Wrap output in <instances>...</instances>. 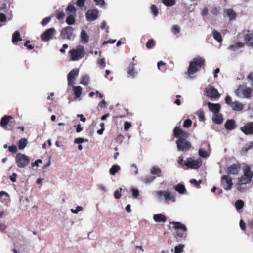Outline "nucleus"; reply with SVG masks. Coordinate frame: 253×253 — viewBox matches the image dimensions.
Wrapping results in <instances>:
<instances>
[{
  "label": "nucleus",
  "instance_id": "59",
  "mask_svg": "<svg viewBox=\"0 0 253 253\" xmlns=\"http://www.w3.org/2000/svg\"><path fill=\"white\" fill-rule=\"evenodd\" d=\"M85 0H78L76 2V5L79 7H82L84 6Z\"/></svg>",
  "mask_w": 253,
  "mask_h": 253
},
{
  "label": "nucleus",
  "instance_id": "62",
  "mask_svg": "<svg viewBox=\"0 0 253 253\" xmlns=\"http://www.w3.org/2000/svg\"><path fill=\"white\" fill-rule=\"evenodd\" d=\"M30 42L29 40L26 41V42H25L24 45L25 46L27 47L28 49L32 50L34 48V47L32 45L28 44L30 43Z\"/></svg>",
  "mask_w": 253,
  "mask_h": 253
},
{
  "label": "nucleus",
  "instance_id": "23",
  "mask_svg": "<svg viewBox=\"0 0 253 253\" xmlns=\"http://www.w3.org/2000/svg\"><path fill=\"white\" fill-rule=\"evenodd\" d=\"M12 119H13V117L11 116L5 115L1 119V121L0 122V126L2 127L5 128L7 127V125L8 124L10 120Z\"/></svg>",
  "mask_w": 253,
  "mask_h": 253
},
{
  "label": "nucleus",
  "instance_id": "64",
  "mask_svg": "<svg viewBox=\"0 0 253 253\" xmlns=\"http://www.w3.org/2000/svg\"><path fill=\"white\" fill-rule=\"evenodd\" d=\"M98 64L101 66L104 67L106 65L105 60L104 58H101L98 60Z\"/></svg>",
  "mask_w": 253,
  "mask_h": 253
},
{
  "label": "nucleus",
  "instance_id": "4",
  "mask_svg": "<svg viewBox=\"0 0 253 253\" xmlns=\"http://www.w3.org/2000/svg\"><path fill=\"white\" fill-rule=\"evenodd\" d=\"M253 177V171L251 170V167L249 166H245L244 169V174L240 178L239 183L247 184L251 182Z\"/></svg>",
  "mask_w": 253,
  "mask_h": 253
},
{
  "label": "nucleus",
  "instance_id": "5",
  "mask_svg": "<svg viewBox=\"0 0 253 253\" xmlns=\"http://www.w3.org/2000/svg\"><path fill=\"white\" fill-rule=\"evenodd\" d=\"M15 162L19 168H25L30 162V158L27 155L18 153L15 157Z\"/></svg>",
  "mask_w": 253,
  "mask_h": 253
},
{
  "label": "nucleus",
  "instance_id": "24",
  "mask_svg": "<svg viewBox=\"0 0 253 253\" xmlns=\"http://www.w3.org/2000/svg\"><path fill=\"white\" fill-rule=\"evenodd\" d=\"M230 107L233 110L236 111H241L243 110L244 108L243 105L241 103L237 101H233L232 104L230 105Z\"/></svg>",
  "mask_w": 253,
  "mask_h": 253
},
{
  "label": "nucleus",
  "instance_id": "11",
  "mask_svg": "<svg viewBox=\"0 0 253 253\" xmlns=\"http://www.w3.org/2000/svg\"><path fill=\"white\" fill-rule=\"evenodd\" d=\"M55 33V29L54 28H50L46 30L41 35V40L43 42H47L53 38Z\"/></svg>",
  "mask_w": 253,
  "mask_h": 253
},
{
  "label": "nucleus",
  "instance_id": "19",
  "mask_svg": "<svg viewBox=\"0 0 253 253\" xmlns=\"http://www.w3.org/2000/svg\"><path fill=\"white\" fill-rule=\"evenodd\" d=\"M244 41L248 46L253 47V33L246 34Z\"/></svg>",
  "mask_w": 253,
  "mask_h": 253
},
{
  "label": "nucleus",
  "instance_id": "31",
  "mask_svg": "<svg viewBox=\"0 0 253 253\" xmlns=\"http://www.w3.org/2000/svg\"><path fill=\"white\" fill-rule=\"evenodd\" d=\"M212 35L214 39L219 42H221L222 38L221 34L216 30L212 31Z\"/></svg>",
  "mask_w": 253,
  "mask_h": 253
},
{
  "label": "nucleus",
  "instance_id": "27",
  "mask_svg": "<svg viewBox=\"0 0 253 253\" xmlns=\"http://www.w3.org/2000/svg\"><path fill=\"white\" fill-rule=\"evenodd\" d=\"M81 42L85 44L88 42L89 36L85 31L83 30L81 32Z\"/></svg>",
  "mask_w": 253,
  "mask_h": 253
},
{
  "label": "nucleus",
  "instance_id": "2",
  "mask_svg": "<svg viewBox=\"0 0 253 253\" xmlns=\"http://www.w3.org/2000/svg\"><path fill=\"white\" fill-rule=\"evenodd\" d=\"M205 60L203 57L197 56L194 58L189 64L187 69V74L191 76L195 74L200 69H205Z\"/></svg>",
  "mask_w": 253,
  "mask_h": 253
},
{
  "label": "nucleus",
  "instance_id": "41",
  "mask_svg": "<svg viewBox=\"0 0 253 253\" xmlns=\"http://www.w3.org/2000/svg\"><path fill=\"white\" fill-rule=\"evenodd\" d=\"M155 45V41L153 39H150L148 41L146 44V47L149 49H152Z\"/></svg>",
  "mask_w": 253,
  "mask_h": 253
},
{
  "label": "nucleus",
  "instance_id": "8",
  "mask_svg": "<svg viewBox=\"0 0 253 253\" xmlns=\"http://www.w3.org/2000/svg\"><path fill=\"white\" fill-rule=\"evenodd\" d=\"M232 178L229 175H223L221 179V185L225 190H230L233 186Z\"/></svg>",
  "mask_w": 253,
  "mask_h": 253
},
{
  "label": "nucleus",
  "instance_id": "6",
  "mask_svg": "<svg viewBox=\"0 0 253 253\" xmlns=\"http://www.w3.org/2000/svg\"><path fill=\"white\" fill-rule=\"evenodd\" d=\"M84 49L83 46L80 45L76 49H73L69 51L71 59L72 61L78 60L84 56Z\"/></svg>",
  "mask_w": 253,
  "mask_h": 253
},
{
  "label": "nucleus",
  "instance_id": "37",
  "mask_svg": "<svg viewBox=\"0 0 253 253\" xmlns=\"http://www.w3.org/2000/svg\"><path fill=\"white\" fill-rule=\"evenodd\" d=\"M196 115L199 117V120L201 121H204L205 120V114L203 110L199 109L197 111L196 113Z\"/></svg>",
  "mask_w": 253,
  "mask_h": 253
},
{
  "label": "nucleus",
  "instance_id": "46",
  "mask_svg": "<svg viewBox=\"0 0 253 253\" xmlns=\"http://www.w3.org/2000/svg\"><path fill=\"white\" fill-rule=\"evenodd\" d=\"M155 179L154 176H148L144 179V182L146 183H148L152 182Z\"/></svg>",
  "mask_w": 253,
  "mask_h": 253
},
{
  "label": "nucleus",
  "instance_id": "25",
  "mask_svg": "<svg viewBox=\"0 0 253 253\" xmlns=\"http://www.w3.org/2000/svg\"><path fill=\"white\" fill-rule=\"evenodd\" d=\"M154 220L157 222H165L167 217L162 214H157L153 215Z\"/></svg>",
  "mask_w": 253,
  "mask_h": 253
},
{
  "label": "nucleus",
  "instance_id": "61",
  "mask_svg": "<svg viewBox=\"0 0 253 253\" xmlns=\"http://www.w3.org/2000/svg\"><path fill=\"white\" fill-rule=\"evenodd\" d=\"M131 126L130 123L128 122H125L124 124V129L125 131H127Z\"/></svg>",
  "mask_w": 253,
  "mask_h": 253
},
{
  "label": "nucleus",
  "instance_id": "26",
  "mask_svg": "<svg viewBox=\"0 0 253 253\" xmlns=\"http://www.w3.org/2000/svg\"><path fill=\"white\" fill-rule=\"evenodd\" d=\"M0 200L2 203L6 204L9 201V196L6 192L1 191L0 192Z\"/></svg>",
  "mask_w": 253,
  "mask_h": 253
},
{
  "label": "nucleus",
  "instance_id": "28",
  "mask_svg": "<svg viewBox=\"0 0 253 253\" xmlns=\"http://www.w3.org/2000/svg\"><path fill=\"white\" fill-rule=\"evenodd\" d=\"M174 189L179 194H184L186 192L185 186L183 184H178L174 187Z\"/></svg>",
  "mask_w": 253,
  "mask_h": 253
},
{
  "label": "nucleus",
  "instance_id": "36",
  "mask_svg": "<svg viewBox=\"0 0 253 253\" xmlns=\"http://www.w3.org/2000/svg\"><path fill=\"white\" fill-rule=\"evenodd\" d=\"M151 172L153 175H156L158 177L161 176V169L156 167H153L151 169Z\"/></svg>",
  "mask_w": 253,
  "mask_h": 253
},
{
  "label": "nucleus",
  "instance_id": "50",
  "mask_svg": "<svg viewBox=\"0 0 253 253\" xmlns=\"http://www.w3.org/2000/svg\"><path fill=\"white\" fill-rule=\"evenodd\" d=\"M151 11H152V13H153V14L154 15V16H157L158 14V10L156 7V5H152L151 6Z\"/></svg>",
  "mask_w": 253,
  "mask_h": 253
},
{
  "label": "nucleus",
  "instance_id": "47",
  "mask_svg": "<svg viewBox=\"0 0 253 253\" xmlns=\"http://www.w3.org/2000/svg\"><path fill=\"white\" fill-rule=\"evenodd\" d=\"M66 11L72 13H75L76 10L73 5H69L66 8Z\"/></svg>",
  "mask_w": 253,
  "mask_h": 253
},
{
  "label": "nucleus",
  "instance_id": "21",
  "mask_svg": "<svg viewBox=\"0 0 253 253\" xmlns=\"http://www.w3.org/2000/svg\"><path fill=\"white\" fill-rule=\"evenodd\" d=\"M212 119L214 123L218 125L221 124L223 120L222 115L219 112L213 114Z\"/></svg>",
  "mask_w": 253,
  "mask_h": 253
},
{
  "label": "nucleus",
  "instance_id": "44",
  "mask_svg": "<svg viewBox=\"0 0 253 253\" xmlns=\"http://www.w3.org/2000/svg\"><path fill=\"white\" fill-rule=\"evenodd\" d=\"M244 202L241 200H238L235 202V207L237 209H241L244 206Z\"/></svg>",
  "mask_w": 253,
  "mask_h": 253
},
{
  "label": "nucleus",
  "instance_id": "63",
  "mask_svg": "<svg viewBox=\"0 0 253 253\" xmlns=\"http://www.w3.org/2000/svg\"><path fill=\"white\" fill-rule=\"evenodd\" d=\"M240 227L242 230L246 231V224L243 220L240 221Z\"/></svg>",
  "mask_w": 253,
  "mask_h": 253
},
{
  "label": "nucleus",
  "instance_id": "14",
  "mask_svg": "<svg viewBox=\"0 0 253 253\" xmlns=\"http://www.w3.org/2000/svg\"><path fill=\"white\" fill-rule=\"evenodd\" d=\"M156 194L159 197H161L162 196L164 197V199L167 201H172L174 202L175 201V198L174 195H173L170 192L168 191H163L161 190L158 191L156 192Z\"/></svg>",
  "mask_w": 253,
  "mask_h": 253
},
{
  "label": "nucleus",
  "instance_id": "9",
  "mask_svg": "<svg viewBox=\"0 0 253 253\" xmlns=\"http://www.w3.org/2000/svg\"><path fill=\"white\" fill-rule=\"evenodd\" d=\"M184 164L188 168L191 169H197L201 167L202 165V161L200 158L199 159L194 160L191 158H188L185 162Z\"/></svg>",
  "mask_w": 253,
  "mask_h": 253
},
{
  "label": "nucleus",
  "instance_id": "20",
  "mask_svg": "<svg viewBox=\"0 0 253 253\" xmlns=\"http://www.w3.org/2000/svg\"><path fill=\"white\" fill-rule=\"evenodd\" d=\"M235 121L233 119L228 120L225 124V127L228 130H232L236 128Z\"/></svg>",
  "mask_w": 253,
  "mask_h": 253
},
{
  "label": "nucleus",
  "instance_id": "3",
  "mask_svg": "<svg viewBox=\"0 0 253 253\" xmlns=\"http://www.w3.org/2000/svg\"><path fill=\"white\" fill-rule=\"evenodd\" d=\"M170 224H173V228L176 231V237L185 239L187 234V229L184 224L180 222L171 221Z\"/></svg>",
  "mask_w": 253,
  "mask_h": 253
},
{
  "label": "nucleus",
  "instance_id": "15",
  "mask_svg": "<svg viewBox=\"0 0 253 253\" xmlns=\"http://www.w3.org/2000/svg\"><path fill=\"white\" fill-rule=\"evenodd\" d=\"M240 167L239 164H233L227 168L226 172L228 175L238 174Z\"/></svg>",
  "mask_w": 253,
  "mask_h": 253
},
{
  "label": "nucleus",
  "instance_id": "29",
  "mask_svg": "<svg viewBox=\"0 0 253 253\" xmlns=\"http://www.w3.org/2000/svg\"><path fill=\"white\" fill-rule=\"evenodd\" d=\"M12 42L15 44L18 41H22V38L20 37V32L18 31H15L12 35Z\"/></svg>",
  "mask_w": 253,
  "mask_h": 253
},
{
  "label": "nucleus",
  "instance_id": "12",
  "mask_svg": "<svg viewBox=\"0 0 253 253\" xmlns=\"http://www.w3.org/2000/svg\"><path fill=\"white\" fill-rule=\"evenodd\" d=\"M73 31L74 29L72 27L67 26L62 30L60 33V36L64 39H67L71 40L73 33Z\"/></svg>",
  "mask_w": 253,
  "mask_h": 253
},
{
  "label": "nucleus",
  "instance_id": "55",
  "mask_svg": "<svg viewBox=\"0 0 253 253\" xmlns=\"http://www.w3.org/2000/svg\"><path fill=\"white\" fill-rule=\"evenodd\" d=\"M87 139H84L83 138H77L74 140V143L76 144H81L82 143L85 141H87Z\"/></svg>",
  "mask_w": 253,
  "mask_h": 253
},
{
  "label": "nucleus",
  "instance_id": "42",
  "mask_svg": "<svg viewBox=\"0 0 253 253\" xmlns=\"http://www.w3.org/2000/svg\"><path fill=\"white\" fill-rule=\"evenodd\" d=\"M190 183L193 184L195 187L197 188L200 187V184L202 183L201 180H199L197 181L196 179H193L190 180Z\"/></svg>",
  "mask_w": 253,
  "mask_h": 253
},
{
  "label": "nucleus",
  "instance_id": "39",
  "mask_svg": "<svg viewBox=\"0 0 253 253\" xmlns=\"http://www.w3.org/2000/svg\"><path fill=\"white\" fill-rule=\"evenodd\" d=\"M89 81V78L87 75L82 76L80 83L84 85H87Z\"/></svg>",
  "mask_w": 253,
  "mask_h": 253
},
{
  "label": "nucleus",
  "instance_id": "58",
  "mask_svg": "<svg viewBox=\"0 0 253 253\" xmlns=\"http://www.w3.org/2000/svg\"><path fill=\"white\" fill-rule=\"evenodd\" d=\"M83 208L82 207L78 206L76 207V209H75V210L72 209L71 211H72V213H75V214H77L78 213V212L82 211L83 210Z\"/></svg>",
  "mask_w": 253,
  "mask_h": 253
},
{
  "label": "nucleus",
  "instance_id": "33",
  "mask_svg": "<svg viewBox=\"0 0 253 253\" xmlns=\"http://www.w3.org/2000/svg\"><path fill=\"white\" fill-rule=\"evenodd\" d=\"M225 12L229 17L230 20H232L235 19L236 13L232 9H227L225 10Z\"/></svg>",
  "mask_w": 253,
  "mask_h": 253
},
{
  "label": "nucleus",
  "instance_id": "45",
  "mask_svg": "<svg viewBox=\"0 0 253 253\" xmlns=\"http://www.w3.org/2000/svg\"><path fill=\"white\" fill-rule=\"evenodd\" d=\"M56 18L58 20H61L63 19L64 17L65 16V14L63 11H56Z\"/></svg>",
  "mask_w": 253,
  "mask_h": 253
},
{
  "label": "nucleus",
  "instance_id": "40",
  "mask_svg": "<svg viewBox=\"0 0 253 253\" xmlns=\"http://www.w3.org/2000/svg\"><path fill=\"white\" fill-rule=\"evenodd\" d=\"M184 245L182 244H180L177 246H176L174 248L175 253H181L183 252Z\"/></svg>",
  "mask_w": 253,
  "mask_h": 253
},
{
  "label": "nucleus",
  "instance_id": "1",
  "mask_svg": "<svg viewBox=\"0 0 253 253\" xmlns=\"http://www.w3.org/2000/svg\"><path fill=\"white\" fill-rule=\"evenodd\" d=\"M173 136L177 138L176 141L177 150L179 151L186 152L192 147L191 143L187 139L190 134L179 126H176L173 130Z\"/></svg>",
  "mask_w": 253,
  "mask_h": 253
},
{
  "label": "nucleus",
  "instance_id": "60",
  "mask_svg": "<svg viewBox=\"0 0 253 253\" xmlns=\"http://www.w3.org/2000/svg\"><path fill=\"white\" fill-rule=\"evenodd\" d=\"M225 101L226 103L229 106H230V105H231L233 103V101H232L231 97L228 95L225 97Z\"/></svg>",
  "mask_w": 253,
  "mask_h": 253
},
{
  "label": "nucleus",
  "instance_id": "30",
  "mask_svg": "<svg viewBox=\"0 0 253 253\" xmlns=\"http://www.w3.org/2000/svg\"><path fill=\"white\" fill-rule=\"evenodd\" d=\"M73 91L76 98H79L81 96L82 92V89L81 86H74L73 87Z\"/></svg>",
  "mask_w": 253,
  "mask_h": 253
},
{
  "label": "nucleus",
  "instance_id": "35",
  "mask_svg": "<svg viewBox=\"0 0 253 253\" xmlns=\"http://www.w3.org/2000/svg\"><path fill=\"white\" fill-rule=\"evenodd\" d=\"M252 148H253V142H251L243 146L241 151L242 153H247L248 151Z\"/></svg>",
  "mask_w": 253,
  "mask_h": 253
},
{
  "label": "nucleus",
  "instance_id": "51",
  "mask_svg": "<svg viewBox=\"0 0 253 253\" xmlns=\"http://www.w3.org/2000/svg\"><path fill=\"white\" fill-rule=\"evenodd\" d=\"M199 155L203 158H206L208 156L207 152L203 149H199Z\"/></svg>",
  "mask_w": 253,
  "mask_h": 253
},
{
  "label": "nucleus",
  "instance_id": "13",
  "mask_svg": "<svg viewBox=\"0 0 253 253\" xmlns=\"http://www.w3.org/2000/svg\"><path fill=\"white\" fill-rule=\"evenodd\" d=\"M240 129L246 135L253 134V122L246 123Z\"/></svg>",
  "mask_w": 253,
  "mask_h": 253
},
{
  "label": "nucleus",
  "instance_id": "22",
  "mask_svg": "<svg viewBox=\"0 0 253 253\" xmlns=\"http://www.w3.org/2000/svg\"><path fill=\"white\" fill-rule=\"evenodd\" d=\"M134 65L133 62H131L128 66L127 72L128 75L132 78H134L137 73V72L135 71Z\"/></svg>",
  "mask_w": 253,
  "mask_h": 253
},
{
  "label": "nucleus",
  "instance_id": "54",
  "mask_svg": "<svg viewBox=\"0 0 253 253\" xmlns=\"http://www.w3.org/2000/svg\"><path fill=\"white\" fill-rule=\"evenodd\" d=\"M211 13L214 15H217L220 13V9L218 7H214L211 10Z\"/></svg>",
  "mask_w": 253,
  "mask_h": 253
},
{
  "label": "nucleus",
  "instance_id": "32",
  "mask_svg": "<svg viewBox=\"0 0 253 253\" xmlns=\"http://www.w3.org/2000/svg\"><path fill=\"white\" fill-rule=\"evenodd\" d=\"M28 141L26 138H21L18 143V148L20 150L23 149L27 145Z\"/></svg>",
  "mask_w": 253,
  "mask_h": 253
},
{
  "label": "nucleus",
  "instance_id": "53",
  "mask_svg": "<svg viewBox=\"0 0 253 253\" xmlns=\"http://www.w3.org/2000/svg\"><path fill=\"white\" fill-rule=\"evenodd\" d=\"M51 20V18L47 17L42 19L41 24L42 26L46 25Z\"/></svg>",
  "mask_w": 253,
  "mask_h": 253
},
{
  "label": "nucleus",
  "instance_id": "18",
  "mask_svg": "<svg viewBox=\"0 0 253 253\" xmlns=\"http://www.w3.org/2000/svg\"><path fill=\"white\" fill-rule=\"evenodd\" d=\"M207 105L210 111L212 112L213 114L217 113L221 109V106L218 103H213L210 102H208Z\"/></svg>",
  "mask_w": 253,
  "mask_h": 253
},
{
  "label": "nucleus",
  "instance_id": "17",
  "mask_svg": "<svg viewBox=\"0 0 253 253\" xmlns=\"http://www.w3.org/2000/svg\"><path fill=\"white\" fill-rule=\"evenodd\" d=\"M85 16L88 21H94L98 16V11L97 9H89L86 12Z\"/></svg>",
  "mask_w": 253,
  "mask_h": 253
},
{
  "label": "nucleus",
  "instance_id": "57",
  "mask_svg": "<svg viewBox=\"0 0 253 253\" xmlns=\"http://www.w3.org/2000/svg\"><path fill=\"white\" fill-rule=\"evenodd\" d=\"M244 184H241V183H239V180H238L237 183V189L240 191V192H244V188L242 187V185H243Z\"/></svg>",
  "mask_w": 253,
  "mask_h": 253
},
{
  "label": "nucleus",
  "instance_id": "10",
  "mask_svg": "<svg viewBox=\"0 0 253 253\" xmlns=\"http://www.w3.org/2000/svg\"><path fill=\"white\" fill-rule=\"evenodd\" d=\"M205 92L207 96L210 98L217 99L220 97V94L213 86H210L206 88Z\"/></svg>",
  "mask_w": 253,
  "mask_h": 253
},
{
  "label": "nucleus",
  "instance_id": "16",
  "mask_svg": "<svg viewBox=\"0 0 253 253\" xmlns=\"http://www.w3.org/2000/svg\"><path fill=\"white\" fill-rule=\"evenodd\" d=\"M79 70L78 69H73L68 75L67 79L69 85H73L74 84V80L79 74Z\"/></svg>",
  "mask_w": 253,
  "mask_h": 253
},
{
  "label": "nucleus",
  "instance_id": "48",
  "mask_svg": "<svg viewBox=\"0 0 253 253\" xmlns=\"http://www.w3.org/2000/svg\"><path fill=\"white\" fill-rule=\"evenodd\" d=\"M191 125L192 121L190 119H188L185 120V121L184 122L183 126L186 128H189V127L191 126Z\"/></svg>",
  "mask_w": 253,
  "mask_h": 253
},
{
  "label": "nucleus",
  "instance_id": "52",
  "mask_svg": "<svg viewBox=\"0 0 253 253\" xmlns=\"http://www.w3.org/2000/svg\"><path fill=\"white\" fill-rule=\"evenodd\" d=\"M8 150L12 153H16L17 151V147L13 144L8 147Z\"/></svg>",
  "mask_w": 253,
  "mask_h": 253
},
{
  "label": "nucleus",
  "instance_id": "49",
  "mask_svg": "<svg viewBox=\"0 0 253 253\" xmlns=\"http://www.w3.org/2000/svg\"><path fill=\"white\" fill-rule=\"evenodd\" d=\"M172 32L174 34H177L180 32V27L178 25H174L172 27Z\"/></svg>",
  "mask_w": 253,
  "mask_h": 253
},
{
  "label": "nucleus",
  "instance_id": "38",
  "mask_svg": "<svg viewBox=\"0 0 253 253\" xmlns=\"http://www.w3.org/2000/svg\"><path fill=\"white\" fill-rule=\"evenodd\" d=\"M163 3L168 6H172L175 4L176 0H163Z\"/></svg>",
  "mask_w": 253,
  "mask_h": 253
},
{
  "label": "nucleus",
  "instance_id": "7",
  "mask_svg": "<svg viewBox=\"0 0 253 253\" xmlns=\"http://www.w3.org/2000/svg\"><path fill=\"white\" fill-rule=\"evenodd\" d=\"M253 91V89L251 88H244L240 85L235 90V93L238 97H241L242 95L245 98H250L252 96Z\"/></svg>",
  "mask_w": 253,
  "mask_h": 253
},
{
  "label": "nucleus",
  "instance_id": "43",
  "mask_svg": "<svg viewBox=\"0 0 253 253\" xmlns=\"http://www.w3.org/2000/svg\"><path fill=\"white\" fill-rule=\"evenodd\" d=\"M66 23L69 25L73 24L75 22L74 17L72 15L68 16L66 20Z\"/></svg>",
  "mask_w": 253,
  "mask_h": 253
},
{
  "label": "nucleus",
  "instance_id": "56",
  "mask_svg": "<svg viewBox=\"0 0 253 253\" xmlns=\"http://www.w3.org/2000/svg\"><path fill=\"white\" fill-rule=\"evenodd\" d=\"M132 196L133 198H136L139 195V191L137 189L133 188L131 190Z\"/></svg>",
  "mask_w": 253,
  "mask_h": 253
},
{
  "label": "nucleus",
  "instance_id": "34",
  "mask_svg": "<svg viewBox=\"0 0 253 253\" xmlns=\"http://www.w3.org/2000/svg\"><path fill=\"white\" fill-rule=\"evenodd\" d=\"M120 167L118 165H114L110 169L109 172L111 175H114L120 170Z\"/></svg>",
  "mask_w": 253,
  "mask_h": 253
}]
</instances>
